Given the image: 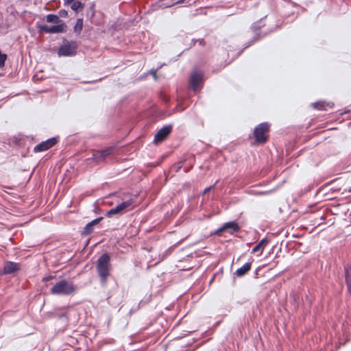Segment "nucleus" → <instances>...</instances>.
I'll use <instances>...</instances> for the list:
<instances>
[{
  "instance_id": "obj_19",
  "label": "nucleus",
  "mask_w": 351,
  "mask_h": 351,
  "mask_svg": "<svg viewBox=\"0 0 351 351\" xmlns=\"http://www.w3.org/2000/svg\"><path fill=\"white\" fill-rule=\"evenodd\" d=\"M83 27V19H78L76 21V24L74 27V31L76 32H80Z\"/></svg>"
},
{
  "instance_id": "obj_31",
  "label": "nucleus",
  "mask_w": 351,
  "mask_h": 351,
  "mask_svg": "<svg viewBox=\"0 0 351 351\" xmlns=\"http://www.w3.org/2000/svg\"><path fill=\"white\" fill-rule=\"evenodd\" d=\"M184 2V0H178L176 3H180Z\"/></svg>"
},
{
  "instance_id": "obj_30",
  "label": "nucleus",
  "mask_w": 351,
  "mask_h": 351,
  "mask_svg": "<svg viewBox=\"0 0 351 351\" xmlns=\"http://www.w3.org/2000/svg\"><path fill=\"white\" fill-rule=\"evenodd\" d=\"M156 71H154V70H152V73L154 75V77H156Z\"/></svg>"
},
{
  "instance_id": "obj_3",
  "label": "nucleus",
  "mask_w": 351,
  "mask_h": 351,
  "mask_svg": "<svg viewBox=\"0 0 351 351\" xmlns=\"http://www.w3.org/2000/svg\"><path fill=\"white\" fill-rule=\"evenodd\" d=\"M269 130V125L267 122L258 124L254 130V136L256 142L260 144L265 143L268 138L267 133Z\"/></svg>"
},
{
  "instance_id": "obj_20",
  "label": "nucleus",
  "mask_w": 351,
  "mask_h": 351,
  "mask_svg": "<svg viewBox=\"0 0 351 351\" xmlns=\"http://www.w3.org/2000/svg\"><path fill=\"white\" fill-rule=\"evenodd\" d=\"M46 21L48 23H57L58 21V16L56 14H48L46 17Z\"/></svg>"
},
{
  "instance_id": "obj_29",
  "label": "nucleus",
  "mask_w": 351,
  "mask_h": 351,
  "mask_svg": "<svg viewBox=\"0 0 351 351\" xmlns=\"http://www.w3.org/2000/svg\"><path fill=\"white\" fill-rule=\"evenodd\" d=\"M258 40V38L256 37H254L253 38V40H251L250 43L249 45H247L246 46V47H249L250 45H252V43H254L255 41H256Z\"/></svg>"
},
{
  "instance_id": "obj_22",
  "label": "nucleus",
  "mask_w": 351,
  "mask_h": 351,
  "mask_svg": "<svg viewBox=\"0 0 351 351\" xmlns=\"http://www.w3.org/2000/svg\"><path fill=\"white\" fill-rule=\"evenodd\" d=\"M262 26H263L262 21H258L256 23H254L252 25V29L254 31H257Z\"/></svg>"
},
{
  "instance_id": "obj_16",
  "label": "nucleus",
  "mask_w": 351,
  "mask_h": 351,
  "mask_svg": "<svg viewBox=\"0 0 351 351\" xmlns=\"http://www.w3.org/2000/svg\"><path fill=\"white\" fill-rule=\"evenodd\" d=\"M113 151L114 147H106L104 149L100 150L103 159L104 160L107 156L112 154L113 153Z\"/></svg>"
},
{
  "instance_id": "obj_7",
  "label": "nucleus",
  "mask_w": 351,
  "mask_h": 351,
  "mask_svg": "<svg viewBox=\"0 0 351 351\" xmlns=\"http://www.w3.org/2000/svg\"><path fill=\"white\" fill-rule=\"evenodd\" d=\"M239 229H240V227H239L238 223H237L234 221H228V222L224 223L221 227L217 228L215 230V234L217 236H221L222 233L223 232L228 231L230 233H233V232H238L239 230Z\"/></svg>"
},
{
  "instance_id": "obj_13",
  "label": "nucleus",
  "mask_w": 351,
  "mask_h": 351,
  "mask_svg": "<svg viewBox=\"0 0 351 351\" xmlns=\"http://www.w3.org/2000/svg\"><path fill=\"white\" fill-rule=\"evenodd\" d=\"M252 263H246L240 268L236 270L235 274L238 277H242L245 276L251 269Z\"/></svg>"
},
{
  "instance_id": "obj_1",
  "label": "nucleus",
  "mask_w": 351,
  "mask_h": 351,
  "mask_svg": "<svg viewBox=\"0 0 351 351\" xmlns=\"http://www.w3.org/2000/svg\"><path fill=\"white\" fill-rule=\"evenodd\" d=\"M96 269L101 282L106 284L112 269L110 256L108 253H104L98 258Z\"/></svg>"
},
{
  "instance_id": "obj_4",
  "label": "nucleus",
  "mask_w": 351,
  "mask_h": 351,
  "mask_svg": "<svg viewBox=\"0 0 351 351\" xmlns=\"http://www.w3.org/2000/svg\"><path fill=\"white\" fill-rule=\"evenodd\" d=\"M134 201L132 198L123 202L122 203L118 204L114 208L110 209L106 213L107 217H111L114 215H123L128 210H130L132 208V204Z\"/></svg>"
},
{
  "instance_id": "obj_17",
  "label": "nucleus",
  "mask_w": 351,
  "mask_h": 351,
  "mask_svg": "<svg viewBox=\"0 0 351 351\" xmlns=\"http://www.w3.org/2000/svg\"><path fill=\"white\" fill-rule=\"evenodd\" d=\"M93 232V226L89 222L88 223L82 232V234L84 236H87Z\"/></svg>"
},
{
  "instance_id": "obj_15",
  "label": "nucleus",
  "mask_w": 351,
  "mask_h": 351,
  "mask_svg": "<svg viewBox=\"0 0 351 351\" xmlns=\"http://www.w3.org/2000/svg\"><path fill=\"white\" fill-rule=\"evenodd\" d=\"M311 106L317 110H326V106H328L330 108H332L333 104H331L330 103H326V101H317L313 103Z\"/></svg>"
},
{
  "instance_id": "obj_2",
  "label": "nucleus",
  "mask_w": 351,
  "mask_h": 351,
  "mask_svg": "<svg viewBox=\"0 0 351 351\" xmlns=\"http://www.w3.org/2000/svg\"><path fill=\"white\" fill-rule=\"evenodd\" d=\"M76 291V287L72 282L66 280H61L56 283L50 289L53 295H69Z\"/></svg>"
},
{
  "instance_id": "obj_11",
  "label": "nucleus",
  "mask_w": 351,
  "mask_h": 351,
  "mask_svg": "<svg viewBox=\"0 0 351 351\" xmlns=\"http://www.w3.org/2000/svg\"><path fill=\"white\" fill-rule=\"evenodd\" d=\"M269 240L267 238H263L256 245L253 247L252 252H259V255L262 254L265 247L269 243Z\"/></svg>"
},
{
  "instance_id": "obj_8",
  "label": "nucleus",
  "mask_w": 351,
  "mask_h": 351,
  "mask_svg": "<svg viewBox=\"0 0 351 351\" xmlns=\"http://www.w3.org/2000/svg\"><path fill=\"white\" fill-rule=\"evenodd\" d=\"M171 130H172L171 125H164L156 134L154 138V143H159L162 142L164 140H165L167 138V137L171 133Z\"/></svg>"
},
{
  "instance_id": "obj_32",
  "label": "nucleus",
  "mask_w": 351,
  "mask_h": 351,
  "mask_svg": "<svg viewBox=\"0 0 351 351\" xmlns=\"http://www.w3.org/2000/svg\"><path fill=\"white\" fill-rule=\"evenodd\" d=\"M171 5H173V4H167V5H165V7H167H167H171Z\"/></svg>"
},
{
  "instance_id": "obj_25",
  "label": "nucleus",
  "mask_w": 351,
  "mask_h": 351,
  "mask_svg": "<svg viewBox=\"0 0 351 351\" xmlns=\"http://www.w3.org/2000/svg\"><path fill=\"white\" fill-rule=\"evenodd\" d=\"M215 184H216V183H215L214 184H213V185L210 186L209 187L206 188V189H204V191L203 193H204V194H205V193H208V191H210L212 189H213V188L215 187Z\"/></svg>"
},
{
  "instance_id": "obj_9",
  "label": "nucleus",
  "mask_w": 351,
  "mask_h": 351,
  "mask_svg": "<svg viewBox=\"0 0 351 351\" xmlns=\"http://www.w3.org/2000/svg\"><path fill=\"white\" fill-rule=\"evenodd\" d=\"M57 143V138L55 137L50 138L45 141L41 142L38 145H36L34 148L35 153L41 152L49 149L56 145Z\"/></svg>"
},
{
  "instance_id": "obj_26",
  "label": "nucleus",
  "mask_w": 351,
  "mask_h": 351,
  "mask_svg": "<svg viewBox=\"0 0 351 351\" xmlns=\"http://www.w3.org/2000/svg\"><path fill=\"white\" fill-rule=\"evenodd\" d=\"M199 45L204 46L205 45V41L204 39H197V40Z\"/></svg>"
},
{
  "instance_id": "obj_14",
  "label": "nucleus",
  "mask_w": 351,
  "mask_h": 351,
  "mask_svg": "<svg viewBox=\"0 0 351 351\" xmlns=\"http://www.w3.org/2000/svg\"><path fill=\"white\" fill-rule=\"evenodd\" d=\"M346 282L349 292L351 293V265L344 267Z\"/></svg>"
},
{
  "instance_id": "obj_18",
  "label": "nucleus",
  "mask_w": 351,
  "mask_h": 351,
  "mask_svg": "<svg viewBox=\"0 0 351 351\" xmlns=\"http://www.w3.org/2000/svg\"><path fill=\"white\" fill-rule=\"evenodd\" d=\"M93 160H95L97 162H100L101 160H104L102 156H101V153L100 152V150H97V151H95L93 153V156L91 158Z\"/></svg>"
},
{
  "instance_id": "obj_33",
  "label": "nucleus",
  "mask_w": 351,
  "mask_h": 351,
  "mask_svg": "<svg viewBox=\"0 0 351 351\" xmlns=\"http://www.w3.org/2000/svg\"><path fill=\"white\" fill-rule=\"evenodd\" d=\"M349 217H350V221H351V213H350V215H349Z\"/></svg>"
},
{
  "instance_id": "obj_28",
  "label": "nucleus",
  "mask_w": 351,
  "mask_h": 351,
  "mask_svg": "<svg viewBox=\"0 0 351 351\" xmlns=\"http://www.w3.org/2000/svg\"><path fill=\"white\" fill-rule=\"evenodd\" d=\"M197 39H195V38H193V39L191 40V46H190L191 47L192 46H194V45H195V43L197 42Z\"/></svg>"
},
{
  "instance_id": "obj_6",
  "label": "nucleus",
  "mask_w": 351,
  "mask_h": 351,
  "mask_svg": "<svg viewBox=\"0 0 351 351\" xmlns=\"http://www.w3.org/2000/svg\"><path fill=\"white\" fill-rule=\"evenodd\" d=\"M77 47L75 42L64 41L58 49V55L59 56H73L77 53Z\"/></svg>"
},
{
  "instance_id": "obj_23",
  "label": "nucleus",
  "mask_w": 351,
  "mask_h": 351,
  "mask_svg": "<svg viewBox=\"0 0 351 351\" xmlns=\"http://www.w3.org/2000/svg\"><path fill=\"white\" fill-rule=\"evenodd\" d=\"M102 219H103V217H100L95 219L94 220L91 221L90 223L92 224V226H94L95 225L97 224Z\"/></svg>"
},
{
  "instance_id": "obj_10",
  "label": "nucleus",
  "mask_w": 351,
  "mask_h": 351,
  "mask_svg": "<svg viewBox=\"0 0 351 351\" xmlns=\"http://www.w3.org/2000/svg\"><path fill=\"white\" fill-rule=\"evenodd\" d=\"M38 28L40 32H44L45 33L49 34H55V33H61L64 29V24H59L52 26H48L47 25H38Z\"/></svg>"
},
{
  "instance_id": "obj_24",
  "label": "nucleus",
  "mask_w": 351,
  "mask_h": 351,
  "mask_svg": "<svg viewBox=\"0 0 351 351\" xmlns=\"http://www.w3.org/2000/svg\"><path fill=\"white\" fill-rule=\"evenodd\" d=\"M59 15L61 16V17H65L67 16V11L65 10H60L59 11Z\"/></svg>"
},
{
  "instance_id": "obj_27",
  "label": "nucleus",
  "mask_w": 351,
  "mask_h": 351,
  "mask_svg": "<svg viewBox=\"0 0 351 351\" xmlns=\"http://www.w3.org/2000/svg\"><path fill=\"white\" fill-rule=\"evenodd\" d=\"M52 278H53V276H46L43 278V281L47 282V281L50 280Z\"/></svg>"
},
{
  "instance_id": "obj_21",
  "label": "nucleus",
  "mask_w": 351,
  "mask_h": 351,
  "mask_svg": "<svg viewBox=\"0 0 351 351\" xmlns=\"http://www.w3.org/2000/svg\"><path fill=\"white\" fill-rule=\"evenodd\" d=\"M83 4L80 1H75L72 3L71 8L73 10L77 11L78 9L82 8Z\"/></svg>"
},
{
  "instance_id": "obj_5",
  "label": "nucleus",
  "mask_w": 351,
  "mask_h": 351,
  "mask_svg": "<svg viewBox=\"0 0 351 351\" xmlns=\"http://www.w3.org/2000/svg\"><path fill=\"white\" fill-rule=\"evenodd\" d=\"M204 80V73L202 71L197 69L192 71L189 78V84L194 91L200 89L203 86Z\"/></svg>"
},
{
  "instance_id": "obj_12",
  "label": "nucleus",
  "mask_w": 351,
  "mask_h": 351,
  "mask_svg": "<svg viewBox=\"0 0 351 351\" xmlns=\"http://www.w3.org/2000/svg\"><path fill=\"white\" fill-rule=\"evenodd\" d=\"M19 269L18 264L14 262H7L3 267V273L10 274L15 272Z\"/></svg>"
}]
</instances>
